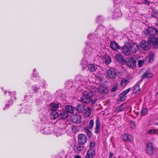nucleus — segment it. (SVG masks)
<instances>
[{"instance_id": "nucleus-24", "label": "nucleus", "mask_w": 158, "mask_h": 158, "mask_svg": "<svg viewBox=\"0 0 158 158\" xmlns=\"http://www.w3.org/2000/svg\"><path fill=\"white\" fill-rule=\"evenodd\" d=\"M59 117V114L56 111H51L50 113V117L51 119H56L58 118Z\"/></svg>"}, {"instance_id": "nucleus-52", "label": "nucleus", "mask_w": 158, "mask_h": 158, "mask_svg": "<svg viewBox=\"0 0 158 158\" xmlns=\"http://www.w3.org/2000/svg\"><path fill=\"white\" fill-rule=\"evenodd\" d=\"M144 61L143 60H139L138 61V64L139 66L141 67L144 64Z\"/></svg>"}, {"instance_id": "nucleus-8", "label": "nucleus", "mask_w": 158, "mask_h": 158, "mask_svg": "<svg viewBox=\"0 0 158 158\" xmlns=\"http://www.w3.org/2000/svg\"><path fill=\"white\" fill-rule=\"evenodd\" d=\"M148 42L150 44L152 45L155 48H158V39L154 37H150L148 39Z\"/></svg>"}, {"instance_id": "nucleus-15", "label": "nucleus", "mask_w": 158, "mask_h": 158, "mask_svg": "<svg viewBox=\"0 0 158 158\" xmlns=\"http://www.w3.org/2000/svg\"><path fill=\"white\" fill-rule=\"evenodd\" d=\"M60 104L57 103L52 102L49 105L50 108L52 111H56L59 108Z\"/></svg>"}, {"instance_id": "nucleus-43", "label": "nucleus", "mask_w": 158, "mask_h": 158, "mask_svg": "<svg viewBox=\"0 0 158 158\" xmlns=\"http://www.w3.org/2000/svg\"><path fill=\"white\" fill-rule=\"evenodd\" d=\"M136 2L139 4H144L146 5H148L150 2L146 0H137Z\"/></svg>"}, {"instance_id": "nucleus-49", "label": "nucleus", "mask_w": 158, "mask_h": 158, "mask_svg": "<svg viewBox=\"0 0 158 158\" xmlns=\"http://www.w3.org/2000/svg\"><path fill=\"white\" fill-rule=\"evenodd\" d=\"M154 55L153 53H151L149 56V60L150 63H152L153 61Z\"/></svg>"}, {"instance_id": "nucleus-54", "label": "nucleus", "mask_w": 158, "mask_h": 158, "mask_svg": "<svg viewBox=\"0 0 158 158\" xmlns=\"http://www.w3.org/2000/svg\"><path fill=\"white\" fill-rule=\"evenodd\" d=\"M131 88H129L127 90L123 91L121 95H126L130 90Z\"/></svg>"}, {"instance_id": "nucleus-41", "label": "nucleus", "mask_w": 158, "mask_h": 158, "mask_svg": "<svg viewBox=\"0 0 158 158\" xmlns=\"http://www.w3.org/2000/svg\"><path fill=\"white\" fill-rule=\"evenodd\" d=\"M105 61L106 64H110L111 61V58L109 56L106 55L105 57Z\"/></svg>"}, {"instance_id": "nucleus-42", "label": "nucleus", "mask_w": 158, "mask_h": 158, "mask_svg": "<svg viewBox=\"0 0 158 158\" xmlns=\"http://www.w3.org/2000/svg\"><path fill=\"white\" fill-rule=\"evenodd\" d=\"M47 110L45 108H42L39 110L40 115L41 114H45L47 115Z\"/></svg>"}, {"instance_id": "nucleus-47", "label": "nucleus", "mask_w": 158, "mask_h": 158, "mask_svg": "<svg viewBox=\"0 0 158 158\" xmlns=\"http://www.w3.org/2000/svg\"><path fill=\"white\" fill-rule=\"evenodd\" d=\"M55 95L57 97L60 98L62 97V92L61 90H59L57 91L55 94Z\"/></svg>"}, {"instance_id": "nucleus-12", "label": "nucleus", "mask_w": 158, "mask_h": 158, "mask_svg": "<svg viewBox=\"0 0 158 158\" xmlns=\"http://www.w3.org/2000/svg\"><path fill=\"white\" fill-rule=\"evenodd\" d=\"M115 7L117 8L114 10L113 12L112 18L114 19H116L122 16V14L120 10L118 8V7Z\"/></svg>"}, {"instance_id": "nucleus-16", "label": "nucleus", "mask_w": 158, "mask_h": 158, "mask_svg": "<svg viewBox=\"0 0 158 158\" xmlns=\"http://www.w3.org/2000/svg\"><path fill=\"white\" fill-rule=\"evenodd\" d=\"M115 58L119 63L122 64H124L125 63V60L123 56L120 53L116 54Z\"/></svg>"}, {"instance_id": "nucleus-13", "label": "nucleus", "mask_w": 158, "mask_h": 158, "mask_svg": "<svg viewBox=\"0 0 158 158\" xmlns=\"http://www.w3.org/2000/svg\"><path fill=\"white\" fill-rule=\"evenodd\" d=\"M81 120V116L78 114H76L71 117V120L73 123H79Z\"/></svg>"}, {"instance_id": "nucleus-6", "label": "nucleus", "mask_w": 158, "mask_h": 158, "mask_svg": "<svg viewBox=\"0 0 158 158\" xmlns=\"http://www.w3.org/2000/svg\"><path fill=\"white\" fill-rule=\"evenodd\" d=\"M128 47L130 51L133 53L136 52L139 50V45L136 43L128 44Z\"/></svg>"}, {"instance_id": "nucleus-2", "label": "nucleus", "mask_w": 158, "mask_h": 158, "mask_svg": "<svg viewBox=\"0 0 158 158\" xmlns=\"http://www.w3.org/2000/svg\"><path fill=\"white\" fill-rule=\"evenodd\" d=\"M93 41H89L86 42V48L83 50V52L85 55H90L92 52H94L98 50L97 48L99 44L98 45L95 44Z\"/></svg>"}, {"instance_id": "nucleus-37", "label": "nucleus", "mask_w": 158, "mask_h": 158, "mask_svg": "<svg viewBox=\"0 0 158 158\" xmlns=\"http://www.w3.org/2000/svg\"><path fill=\"white\" fill-rule=\"evenodd\" d=\"M114 2V6L117 7H119L122 6V4L121 0H113Z\"/></svg>"}, {"instance_id": "nucleus-23", "label": "nucleus", "mask_w": 158, "mask_h": 158, "mask_svg": "<svg viewBox=\"0 0 158 158\" xmlns=\"http://www.w3.org/2000/svg\"><path fill=\"white\" fill-rule=\"evenodd\" d=\"M123 53L126 55H129L131 54V51L128 47V44L126 46L123 47L122 49Z\"/></svg>"}, {"instance_id": "nucleus-40", "label": "nucleus", "mask_w": 158, "mask_h": 158, "mask_svg": "<svg viewBox=\"0 0 158 158\" xmlns=\"http://www.w3.org/2000/svg\"><path fill=\"white\" fill-rule=\"evenodd\" d=\"M81 64L82 67L84 69H85L87 66L88 67V65L87 62L86 61L85 59H83L81 60Z\"/></svg>"}, {"instance_id": "nucleus-35", "label": "nucleus", "mask_w": 158, "mask_h": 158, "mask_svg": "<svg viewBox=\"0 0 158 158\" xmlns=\"http://www.w3.org/2000/svg\"><path fill=\"white\" fill-rule=\"evenodd\" d=\"M85 109V106L83 104L78 105L76 107V109L79 112H82Z\"/></svg>"}, {"instance_id": "nucleus-30", "label": "nucleus", "mask_w": 158, "mask_h": 158, "mask_svg": "<svg viewBox=\"0 0 158 158\" xmlns=\"http://www.w3.org/2000/svg\"><path fill=\"white\" fill-rule=\"evenodd\" d=\"M59 117L61 119H64L69 117V114L66 111H63L60 113Z\"/></svg>"}, {"instance_id": "nucleus-55", "label": "nucleus", "mask_w": 158, "mask_h": 158, "mask_svg": "<svg viewBox=\"0 0 158 158\" xmlns=\"http://www.w3.org/2000/svg\"><path fill=\"white\" fill-rule=\"evenodd\" d=\"M95 34H89L88 36V38L89 39L94 40Z\"/></svg>"}, {"instance_id": "nucleus-3", "label": "nucleus", "mask_w": 158, "mask_h": 158, "mask_svg": "<svg viewBox=\"0 0 158 158\" xmlns=\"http://www.w3.org/2000/svg\"><path fill=\"white\" fill-rule=\"evenodd\" d=\"M90 89L92 92H93L94 94L99 93L101 94H105L108 92L107 88L102 86L96 87L93 85L91 86Z\"/></svg>"}, {"instance_id": "nucleus-61", "label": "nucleus", "mask_w": 158, "mask_h": 158, "mask_svg": "<svg viewBox=\"0 0 158 158\" xmlns=\"http://www.w3.org/2000/svg\"><path fill=\"white\" fill-rule=\"evenodd\" d=\"M27 107L26 108V109L27 110H27H27L25 111V112L27 114H28V113H29V112H28V111L31 110V108L29 106H27Z\"/></svg>"}, {"instance_id": "nucleus-46", "label": "nucleus", "mask_w": 158, "mask_h": 158, "mask_svg": "<svg viewBox=\"0 0 158 158\" xmlns=\"http://www.w3.org/2000/svg\"><path fill=\"white\" fill-rule=\"evenodd\" d=\"M85 132L87 134L89 137H90L92 136V134L91 131L89 130L88 127H86L85 128Z\"/></svg>"}, {"instance_id": "nucleus-18", "label": "nucleus", "mask_w": 158, "mask_h": 158, "mask_svg": "<svg viewBox=\"0 0 158 158\" xmlns=\"http://www.w3.org/2000/svg\"><path fill=\"white\" fill-rule=\"evenodd\" d=\"M54 131V128L52 125H49L48 130L44 131L42 130V133L44 134H51L53 133Z\"/></svg>"}, {"instance_id": "nucleus-10", "label": "nucleus", "mask_w": 158, "mask_h": 158, "mask_svg": "<svg viewBox=\"0 0 158 158\" xmlns=\"http://www.w3.org/2000/svg\"><path fill=\"white\" fill-rule=\"evenodd\" d=\"M146 151L149 155H152L153 154V148L151 143L149 142L147 143Z\"/></svg>"}, {"instance_id": "nucleus-36", "label": "nucleus", "mask_w": 158, "mask_h": 158, "mask_svg": "<svg viewBox=\"0 0 158 158\" xmlns=\"http://www.w3.org/2000/svg\"><path fill=\"white\" fill-rule=\"evenodd\" d=\"M73 85V82L71 81H68L65 83V87L67 89H69L72 88Z\"/></svg>"}, {"instance_id": "nucleus-27", "label": "nucleus", "mask_w": 158, "mask_h": 158, "mask_svg": "<svg viewBox=\"0 0 158 158\" xmlns=\"http://www.w3.org/2000/svg\"><path fill=\"white\" fill-rule=\"evenodd\" d=\"M65 109L67 112L72 113H73L75 108L71 106L67 105L65 107Z\"/></svg>"}, {"instance_id": "nucleus-50", "label": "nucleus", "mask_w": 158, "mask_h": 158, "mask_svg": "<svg viewBox=\"0 0 158 158\" xmlns=\"http://www.w3.org/2000/svg\"><path fill=\"white\" fill-rule=\"evenodd\" d=\"M148 110L146 109H144L142 110L141 112V115L142 116H144L147 113Z\"/></svg>"}, {"instance_id": "nucleus-20", "label": "nucleus", "mask_w": 158, "mask_h": 158, "mask_svg": "<svg viewBox=\"0 0 158 158\" xmlns=\"http://www.w3.org/2000/svg\"><path fill=\"white\" fill-rule=\"evenodd\" d=\"M95 155V152L93 149H90L87 152L86 158H93Z\"/></svg>"}, {"instance_id": "nucleus-44", "label": "nucleus", "mask_w": 158, "mask_h": 158, "mask_svg": "<svg viewBox=\"0 0 158 158\" xmlns=\"http://www.w3.org/2000/svg\"><path fill=\"white\" fill-rule=\"evenodd\" d=\"M40 89L39 85H33L32 87L33 90L35 93L37 92Z\"/></svg>"}, {"instance_id": "nucleus-9", "label": "nucleus", "mask_w": 158, "mask_h": 158, "mask_svg": "<svg viewBox=\"0 0 158 158\" xmlns=\"http://www.w3.org/2000/svg\"><path fill=\"white\" fill-rule=\"evenodd\" d=\"M87 140L86 135L83 134H81L78 136V142L81 144H85Z\"/></svg>"}, {"instance_id": "nucleus-7", "label": "nucleus", "mask_w": 158, "mask_h": 158, "mask_svg": "<svg viewBox=\"0 0 158 158\" xmlns=\"http://www.w3.org/2000/svg\"><path fill=\"white\" fill-rule=\"evenodd\" d=\"M107 75L109 78L114 79L116 77L117 74L114 69H111L107 70Z\"/></svg>"}, {"instance_id": "nucleus-58", "label": "nucleus", "mask_w": 158, "mask_h": 158, "mask_svg": "<svg viewBox=\"0 0 158 158\" xmlns=\"http://www.w3.org/2000/svg\"><path fill=\"white\" fill-rule=\"evenodd\" d=\"M156 131L155 130L152 129H149L148 131V132L149 134H156Z\"/></svg>"}, {"instance_id": "nucleus-11", "label": "nucleus", "mask_w": 158, "mask_h": 158, "mask_svg": "<svg viewBox=\"0 0 158 158\" xmlns=\"http://www.w3.org/2000/svg\"><path fill=\"white\" fill-rule=\"evenodd\" d=\"M140 46L141 48L145 50H148L151 48V45L149 42L144 40H142L140 42Z\"/></svg>"}, {"instance_id": "nucleus-22", "label": "nucleus", "mask_w": 158, "mask_h": 158, "mask_svg": "<svg viewBox=\"0 0 158 158\" xmlns=\"http://www.w3.org/2000/svg\"><path fill=\"white\" fill-rule=\"evenodd\" d=\"M102 27L104 28L103 26L101 25H100L98 26V29H97V31L98 32V37L101 40L104 39V38L105 37V35L103 34H102L103 33L102 31L100 30V28H102Z\"/></svg>"}, {"instance_id": "nucleus-39", "label": "nucleus", "mask_w": 158, "mask_h": 158, "mask_svg": "<svg viewBox=\"0 0 158 158\" xmlns=\"http://www.w3.org/2000/svg\"><path fill=\"white\" fill-rule=\"evenodd\" d=\"M49 125V124H44V125H42L41 127L40 131L42 133V130L44 131H47L48 129V127Z\"/></svg>"}, {"instance_id": "nucleus-28", "label": "nucleus", "mask_w": 158, "mask_h": 158, "mask_svg": "<svg viewBox=\"0 0 158 158\" xmlns=\"http://www.w3.org/2000/svg\"><path fill=\"white\" fill-rule=\"evenodd\" d=\"M139 83L138 82L133 87V93L134 94L139 93Z\"/></svg>"}, {"instance_id": "nucleus-33", "label": "nucleus", "mask_w": 158, "mask_h": 158, "mask_svg": "<svg viewBox=\"0 0 158 158\" xmlns=\"http://www.w3.org/2000/svg\"><path fill=\"white\" fill-rule=\"evenodd\" d=\"M153 76V75L152 73H149L148 71H147L144 73L142 76V78H148L152 77Z\"/></svg>"}, {"instance_id": "nucleus-14", "label": "nucleus", "mask_w": 158, "mask_h": 158, "mask_svg": "<svg viewBox=\"0 0 158 158\" xmlns=\"http://www.w3.org/2000/svg\"><path fill=\"white\" fill-rule=\"evenodd\" d=\"M39 116L40 118L41 123L42 124V125H44V124H48V118L47 115L41 114Z\"/></svg>"}, {"instance_id": "nucleus-64", "label": "nucleus", "mask_w": 158, "mask_h": 158, "mask_svg": "<svg viewBox=\"0 0 158 158\" xmlns=\"http://www.w3.org/2000/svg\"><path fill=\"white\" fill-rule=\"evenodd\" d=\"M97 100L96 99H94L91 100V101L92 104H94L96 102Z\"/></svg>"}, {"instance_id": "nucleus-59", "label": "nucleus", "mask_w": 158, "mask_h": 158, "mask_svg": "<svg viewBox=\"0 0 158 158\" xmlns=\"http://www.w3.org/2000/svg\"><path fill=\"white\" fill-rule=\"evenodd\" d=\"M84 149V148L83 146H79L77 148V149L79 152H81Z\"/></svg>"}, {"instance_id": "nucleus-53", "label": "nucleus", "mask_w": 158, "mask_h": 158, "mask_svg": "<svg viewBox=\"0 0 158 158\" xmlns=\"http://www.w3.org/2000/svg\"><path fill=\"white\" fill-rule=\"evenodd\" d=\"M94 122L93 120H90L89 123V126L88 128H89V129H91L94 125Z\"/></svg>"}, {"instance_id": "nucleus-26", "label": "nucleus", "mask_w": 158, "mask_h": 158, "mask_svg": "<svg viewBox=\"0 0 158 158\" xmlns=\"http://www.w3.org/2000/svg\"><path fill=\"white\" fill-rule=\"evenodd\" d=\"M8 94L10 95L11 97V98L10 101H9V102L10 103L11 105H12L13 104V100H16V98L15 97V94H16V92L15 91H14L11 93L9 92Z\"/></svg>"}, {"instance_id": "nucleus-31", "label": "nucleus", "mask_w": 158, "mask_h": 158, "mask_svg": "<svg viewBox=\"0 0 158 158\" xmlns=\"http://www.w3.org/2000/svg\"><path fill=\"white\" fill-rule=\"evenodd\" d=\"M100 123L99 120L97 119L96 122L95 128V133H98L99 132L100 130Z\"/></svg>"}, {"instance_id": "nucleus-1", "label": "nucleus", "mask_w": 158, "mask_h": 158, "mask_svg": "<svg viewBox=\"0 0 158 158\" xmlns=\"http://www.w3.org/2000/svg\"><path fill=\"white\" fill-rule=\"evenodd\" d=\"M77 89L79 91L82 93L83 94L81 99V101L86 103H90L92 100V96L94 95V93L92 92L91 89H89L86 88L80 89V86Z\"/></svg>"}, {"instance_id": "nucleus-5", "label": "nucleus", "mask_w": 158, "mask_h": 158, "mask_svg": "<svg viewBox=\"0 0 158 158\" xmlns=\"http://www.w3.org/2000/svg\"><path fill=\"white\" fill-rule=\"evenodd\" d=\"M127 65L131 68H133L136 64V61L132 57L129 56L125 60Z\"/></svg>"}, {"instance_id": "nucleus-63", "label": "nucleus", "mask_w": 158, "mask_h": 158, "mask_svg": "<svg viewBox=\"0 0 158 158\" xmlns=\"http://www.w3.org/2000/svg\"><path fill=\"white\" fill-rule=\"evenodd\" d=\"M41 101L40 99H37L36 101V104L39 105L41 103Z\"/></svg>"}, {"instance_id": "nucleus-48", "label": "nucleus", "mask_w": 158, "mask_h": 158, "mask_svg": "<svg viewBox=\"0 0 158 158\" xmlns=\"http://www.w3.org/2000/svg\"><path fill=\"white\" fill-rule=\"evenodd\" d=\"M128 83V81L127 80L124 79L122 80L121 81V84L123 86H126Z\"/></svg>"}, {"instance_id": "nucleus-29", "label": "nucleus", "mask_w": 158, "mask_h": 158, "mask_svg": "<svg viewBox=\"0 0 158 158\" xmlns=\"http://www.w3.org/2000/svg\"><path fill=\"white\" fill-rule=\"evenodd\" d=\"M127 107V104L124 103L121 104L119 107L117 108L116 110L117 112H121L126 108Z\"/></svg>"}, {"instance_id": "nucleus-51", "label": "nucleus", "mask_w": 158, "mask_h": 158, "mask_svg": "<svg viewBox=\"0 0 158 158\" xmlns=\"http://www.w3.org/2000/svg\"><path fill=\"white\" fill-rule=\"evenodd\" d=\"M121 95V94L119 95V99L120 101H123L126 98V96L124 95Z\"/></svg>"}, {"instance_id": "nucleus-62", "label": "nucleus", "mask_w": 158, "mask_h": 158, "mask_svg": "<svg viewBox=\"0 0 158 158\" xmlns=\"http://www.w3.org/2000/svg\"><path fill=\"white\" fill-rule=\"evenodd\" d=\"M32 76L35 77L39 78V76L38 75V73H33L32 75Z\"/></svg>"}, {"instance_id": "nucleus-60", "label": "nucleus", "mask_w": 158, "mask_h": 158, "mask_svg": "<svg viewBox=\"0 0 158 158\" xmlns=\"http://www.w3.org/2000/svg\"><path fill=\"white\" fill-rule=\"evenodd\" d=\"M95 145V142L94 141H92L90 143V146L91 147H94Z\"/></svg>"}, {"instance_id": "nucleus-34", "label": "nucleus", "mask_w": 158, "mask_h": 158, "mask_svg": "<svg viewBox=\"0 0 158 158\" xmlns=\"http://www.w3.org/2000/svg\"><path fill=\"white\" fill-rule=\"evenodd\" d=\"M40 80L38 81V83L40 86H42L43 88H46L47 85V84L46 83L45 81L44 80L40 79V77H39Z\"/></svg>"}, {"instance_id": "nucleus-21", "label": "nucleus", "mask_w": 158, "mask_h": 158, "mask_svg": "<svg viewBox=\"0 0 158 158\" xmlns=\"http://www.w3.org/2000/svg\"><path fill=\"white\" fill-rule=\"evenodd\" d=\"M110 46L113 50L118 51L120 48L119 45L115 41H112L110 44Z\"/></svg>"}, {"instance_id": "nucleus-57", "label": "nucleus", "mask_w": 158, "mask_h": 158, "mask_svg": "<svg viewBox=\"0 0 158 158\" xmlns=\"http://www.w3.org/2000/svg\"><path fill=\"white\" fill-rule=\"evenodd\" d=\"M118 87V84H116L112 87L111 90V92H113L116 91Z\"/></svg>"}, {"instance_id": "nucleus-4", "label": "nucleus", "mask_w": 158, "mask_h": 158, "mask_svg": "<svg viewBox=\"0 0 158 158\" xmlns=\"http://www.w3.org/2000/svg\"><path fill=\"white\" fill-rule=\"evenodd\" d=\"M87 80V78L86 77H84L81 75H78L75 78V81L76 83L82 85L83 86L86 83Z\"/></svg>"}, {"instance_id": "nucleus-19", "label": "nucleus", "mask_w": 158, "mask_h": 158, "mask_svg": "<svg viewBox=\"0 0 158 158\" xmlns=\"http://www.w3.org/2000/svg\"><path fill=\"white\" fill-rule=\"evenodd\" d=\"M122 139L124 141H131L133 139V137L131 135L128 134H124L121 136Z\"/></svg>"}, {"instance_id": "nucleus-56", "label": "nucleus", "mask_w": 158, "mask_h": 158, "mask_svg": "<svg viewBox=\"0 0 158 158\" xmlns=\"http://www.w3.org/2000/svg\"><path fill=\"white\" fill-rule=\"evenodd\" d=\"M130 126L131 129H134L135 127V122L133 121H130Z\"/></svg>"}, {"instance_id": "nucleus-25", "label": "nucleus", "mask_w": 158, "mask_h": 158, "mask_svg": "<svg viewBox=\"0 0 158 158\" xmlns=\"http://www.w3.org/2000/svg\"><path fill=\"white\" fill-rule=\"evenodd\" d=\"M65 131L64 129L62 128H58L55 131V133L56 136L58 137L61 136L64 133Z\"/></svg>"}, {"instance_id": "nucleus-32", "label": "nucleus", "mask_w": 158, "mask_h": 158, "mask_svg": "<svg viewBox=\"0 0 158 158\" xmlns=\"http://www.w3.org/2000/svg\"><path fill=\"white\" fill-rule=\"evenodd\" d=\"M87 68L89 70L92 72L95 71L97 69L96 66L91 64H88Z\"/></svg>"}, {"instance_id": "nucleus-45", "label": "nucleus", "mask_w": 158, "mask_h": 158, "mask_svg": "<svg viewBox=\"0 0 158 158\" xmlns=\"http://www.w3.org/2000/svg\"><path fill=\"white\" fill-rule=\"evenodd\" d=\"M152 15L155 18L158 17V11L156 10H153L152 12Z\"/></svg>"}, {"instance_id": "nucleus-38", "label": "nucleus", "mask_w": 158, "mask_h": 158, "mask_svg": "<svg viewBox=\"0 0 158 158\" xmlns=\"http://www.w3.org/2000/svg\"><path fill=\"white\" fill-rule=\"evenodd\" d=\"M91 110L89 107H87L85 110V116L88 117L91 114Z\"/></svg>"}, {"instance_id": "nucleus-17", "label": "nucleus", "mask_w": 158, "mask_h": 158, "mask_svg": "<svg viewBox=\"0 0 158 158\" xmlns=\"http://www.w3.org/2000/svg\"><path fill=\"white\" fill-rule=\"evenodd\" d=\"M147 32L149 34L152 35H155L157 34V30L156 28L151 27L148 28Z\"/></svg>"}]
</instances>
